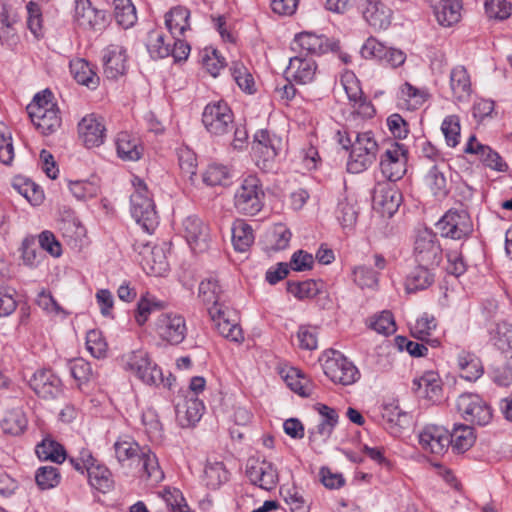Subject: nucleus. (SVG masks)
<instances>
[{
    "mask_svg": "<svg viewBox=\"0 0 512 512\" xmlns=\"http://www.w3.org/2000/svg\"><path fill=\"white\" fill-rule=\"evenodd\" d=\"M70 71L74 79L81 85L95 89L99 85V76L92 66L84 59H77L70 63Z\"/></svg>",
    "mask_w": 512,
    "mask_h": 512,
    "instance_id": "58836bf2",
    "label": "nucleus"
},
{
    "mask_svg": "<svg viewBox=\"0 0 512 512\" xmlns=\"http://www.w3.org/2000/svg\"><path fill=\"white\" fill-rule=\"evenodd\" d=\"M27 418L24 412L19 409L8 411L0 422V426L5 434L13 436L20 435L27 427Z\"/></svg>",
    "mask_w": 512,
    "mask_h": 512,
    "instance_id": "37998d69",
    "label": "nucleus"
},
{
    "mask_svg": "<svg viewBox=\"0 0 512 512\" xmlns=\"http://www.w3.org/2000/svg\"><path fill=\"white\" fill-rule=\"evenodd\" d=\"M232 243L236 251L245 252L254 242L252 227L243 220H236L231 228Z\"/></svg>",
    "mask_w": 512,
    "mask_h": 512,
    "instance_id": "a19ab883",
    "label": "nucleus"
},
{
    "mask_svg": "<svg viewBox=\"0 0 512 512\" xmlns=\"http://www.w3.org/2000/svg\"><path fill=\"white\" fill-rule=\"evenodd\" d=\"M230 179V171L222 164H210L203 173V182L209 186L226 185Z\"/></svg>",
    "mask_w": 512,
    "mask_h": 512,
    "instance_id": "3c124183",
    "label": "nucleus"
},
{
    "mask_svg": "<svg viewBox=\"0 0 512 512\" xmlns=\"http://www.w3.org/2000/svg\"><path fill=\"white\" fill-rule=\"evenodd\" d=\"M105 125L102 117L89 114L78 123V133L87 148L99 147L105 140Z\"/></svg>",
    "mask_w": 512,
    "mask_h": 512,
    "instance_id": "6ab92c4d",
    "label": "nucleus"
},
{
    "mask_svg": "<svg viewBox=\"0 0 512 512\" xmlns=\"http://www.w3.org/2000/svg\"><path fill=\"white\" fill-rule=\"evenodd\" d=\"M291 50L307 57L308 55H323L327 52H337L339 41L324 35L302 32L295 36L291 43Z\"/></svg>",
    "mask_w": 512,
    "mask_h": 512,
    "instance_id": "9b49d317",
    "label": "nucleus"
},
{
    "mask_svg": "<svg viewBox=\"0 0 512 512\" xmlns=\"http://www.w3.org/2000/svg\"><path fill=\"white\" fill-rule=\"evenodd\" d=\"M140 254L144 255L145 263L150 269V273L161 276L168 270V262L163 247L144 246V249L140 251Z\"/></svg>",
    "mask_w": 512,
    "mask_h": 512,
    "instance_id": "ea45409f",
    "label": "nucleus"
},
{
    "mask_svg": "<svg viewBox=\"0 0 512 512\" xmlns=\"http://www.w3.org/2000/svg\"><path fill=\"white\" fill-rule=\"evenodd\" d=\"M154 329L160 339L171 345L182 343L187 334L185 318L175 313L160 314L155 321Z\"/></svg>",
    "mask_w": 512,
    "mask_h": 512,
    "instance_id": "ddd939ff",
    "label": "nucleus"
},
{
    "mask_svg": "<svg viewBox=\"0 0 512 512\" xmlns=\"http://www.w3.org/2000/svg\"><path fill=\"white\" fill-rule=\"evenodd\" d=\"M170 43L165 42L164 35L156 30L148 35L147 50L153 59H162L169 56Z\"/></svg>",
    "mask_w": 512,
    "mask_h": 512,
    "instance_id": "8fccbe9b",
    "label": "nucleus"
},
{
    "mask_svg": "<svg viewBox=\"0 0 512 512\" xmlns=\"http://www.w3.org/2000/svg\"><path fill=\"white\" fill-rule=\"evenodd\" d=\"M74 22L83 30L99 31L105 27V13L94 8L90 0H76Z\"/></svg>",
    "mask_w": 512,
    "mask_h": 512,
    "instance_id": "a211bd4d",
    "label": "nucleus"
},
{
    "mask_svg": "<svg viewBox=\"0 0 512 512\" xmlns=\"http://www.w3.org/2000/svg\"><path fill=\"white\" fill-rule=\"evenodd\" d=\"M87 350L95 357L102 358L107 351V344L98 330H90L86 336Z\"/></svg>",
    "mask_w": 512,
    "mask_h": 512,
    "instance_id": "774afa93",
    "label": "nucleus"
},
{
    "mask_svg": "<svg viewBox=\"0 0 512 512\" xmlns=\"http://www.w3.org/2000/svg\"><path fill=\"white\" fill-rule=\"evenodd\" d=\"M370 328L379 334L390 335L396 331L393 314L390 311H382L370 323Z\"/></svg>",
    "mask_w": 512,
    "mask_h": 512,
    "instance_id": "69168bd1",
    "label": "nucleus"
},
{
    "mask_svg": "<svg viewBox=\"0 0 512 512\" xmlns=\"http://www.w3.org/2000/svg\"><path fill=\"white\" fill-rule=\"evenodd\" d=\"M441 130L448 146L455 147L459 143L460 122L458 116H447L442 122Z\"/></svg>",
    "mask_w": 512,
    "mask_h": 512,
    "instance_id": "052dcab7",
    "label": "nucleus"
},
{
    "mask_svg": "<svg viewBox=\"0 0 512 512\" xmlns=\"http://www.w3.org/2000/svg\"><path fill=\"white\" fill-rule=\"evenodd\" d=\"M141 421L150 439L158 440L162 438V424L159 420L157 412L154 409L148 408L145 411H143Z\"/></svg>",
    "mask_w": 512,
    "mask_h": 512,
    "instance_id": "603ef678",
    "label": "nucleus"
},
{
    "mask_svg": "<svg viewBox=\"0 0 512 512\" xmlns=\"http://www.w3.org/2000/svg\"><path fill=\"white\" fill-rule=\"evenodd\" d=\"M91 486L105 492L113 487V480L109 469L97 462L86 469Z\"/></svg>",
    "mask_w": 512,
    "mask_h": 512,
    "instance_id": "a18cd8bd",
    "label": "nucleus"
},
{
    "mask_svg": "<svg viewBox=\"0 0 512 512\" xmlns=\"http://www.w3.org/2000/svg\"><path fill=\"white\" fill-rule=\"evenodd\" d=\"M114 15L117 23L125 29L137 21L136 8L131 0H114Z\"/></svg>",
    "mask_w": 512,
    "mask_h": 512,
    "instance_id": "49530a36",
    "label": "nucleus"
},
{
    "mask_svg": "<svg viewBox=\"0 0 512 512\" xmlns=\"http://www.w3.org/2000/svg\"><path fill=\"white\" fill-rule=\"evenodd\" d=\"M165 303L163 301L158 300L155 296L146 293L142 295L137 303V308L135 310L134 318L138 325H144L150 314L154 311H160L164 309Z\"/></svg>",
    "mask_w": 512,
    "mask_h": 512,
    "instance_id": "79ce46f5",
    "label": "nucleus"
},
{
    "mask_svg": "<svg viewBox=\"0 0 512 512\" xmlns=\"http://www.w3.org/2000/svg\"><path fill=\"white\" fill-rule=\"evenodd\" d=\"M457 409L464 420L485 426L492 419L491 406L478 394L463 393L457 399Z\"/></svg>",
    "mask_w": 512,
    "mask_h": 512,
    "instance_id": "9d476101",
    "label": "nucleus"
},
{
    "mask_svg": "<svg viewBox=\"0 0 512 512\" xmlns=\"http://www.w3.org/2000/svg\"><path fill=\"white\" fill-rule=\"evenodd\" d=\"M411 389L417 397L434 400L441 392L440 378L434 371H426L413 379Z\"/></svg>",
    "mask_w": 512,
    "mask_h": 512,
    "instance_id": "cd10ccee",
    "label": "nucleus"
},
{
    "mask_svg": "<svg viewBox=\"0 0 512 512\" xmlns=\"http://www.w3.org/2000/svg\"><path fill=\"white\" fill-rule=\"evenodd\" d=\"M434 15L441 26L450 27L461 18L462 1L430 0Z\"/></svg>",
    "mask_w": 512,
    "mask_h": 512,
    "instance_id": "a878e982",
    "label": "nucleus"
},
{
    "mask_svg": "<svg viewBox=\"0 0 512 512\" xmlns=\"http://www.w3.org/2000/svg\"><path fill=\"white\" fill-rule=\"evenodd\" d=\"M189 19V9L184 6H176L165 15V24L173 37L184 36L185 32L190 30Z\"/></svg>",
    "mask_w": 512,
    "mask_h": 512,
    "instance_id": "f704fd0d",
    "label": "nucleus"
},
{
    "mask_svg": "<svg viewBox=\"0 0 512 512\" xmlns=\"http://www.w3.org/2000/svg\"><path fill=\"white\" fill-rule=\"evenodd\" d=\"M209 314L214 321H217V330L226 339L241 343L244 340L241 327L237 323H231L222 309H209Z\"/></svg>",
    "mask_w": 512,
    "mask_h": 512,
    "instance_id": "c9c22d12",
    "label": "nucleus"
},
{
    "mask_svg": "<svg viewBox=\"0 0 512 512\" xmlns=\"http://www.w3.org/2000/svg\"><path fill=\"white\" fill-rule=\"evenodd\" d=\"M446 169L447 164L444 160H441L439 163L432 164L423 178L424 186L437 199H443L449 193V182L445 175Z\"/></svg>",
    "mask_w": 512,
    "mask_h": 512,
    "instance_id": "5701e85b",
    "label": "nucleus"
},
{
    "mask_svg": "<svg viewBox=\"0 0 512 512\" xmlns=\"http://www.w3.org/2000/svg\"><path fill=\"white\" fill-rule=\"evenodd\" d=\"M280 140L274 135L272 136L268 130L261 129L254 135L252 149L254 154L262 158L263 169L269 168V163L277 156Z\"/></svg>",
    "mask_w": 512,
    "mask_h": 512,
    "instance_id": "b1692460",
    "label": "nucleus"
},
{
    "mask_svg": "<svg viewBox=\"0 0 512 512\" xmlns=\"http://www.w3.org/2000/svg\"><path fill=\"white\" fill-rule=\"evenodd\" d=\"M113 447L115 456L122 466L127 465L137 468L143 472L147 479L153 482H159L163 479L164 474L159 466L158 459L149 447H141L128 436L120 437Z\"/></svg>",
    "mask_w": 512,
    "mask_h": 512,
    "instance_id": "f257e3e1",
    "label": "nucleus"
},
{
    "mask_svg": "<svg viewBox=\"0 0 512 512\" xmlns=\"http://www.w3.org/2000/svg\"><path fill=\"white\" fill-rule=\"evenodd\" d=\"M126 365L136 376L148 385L164 383L161 369L150 360L144 351H133L127 357Z\"/></svg>",
    "mask_w": 512,
    "mask_h": 512,
    "instance_id": "2eb2a0df",
    "label": "nucleus"
},
{
    "mask_svg": "<svg viewBox=\"0 0 512 512\" xmlns=\"http://www.w3.org/2000/svg\"><path fill=\"white\" fill-rule=\"evenodd\" d=\"M316 410L321 419L314 428L309 430L308 439L312 450L320 454L338 423L339 415L336 409L325 404H317Z\"/></svg>",
    "mask_w": 512,
    "mask_h": 512,
    "instance_id": "1a4fd4ad",
    "label": "nucleus"
},
{
    "mask_svg": "<svg viewBox=\"0 0 512 512\" xmlns=\"http://www.w3.org/2000/svg\"><path fill=\"white\" fill-rule=\"evenodd\" d=\"M357 216L358 209L354 199L346 197L338 202L336 217L344 228L352 227L356 223Z\"/></svg>",
    "mask_w": 512,
    "mask_h": 512,
    "instance_id": "09e8293b",
    "label": "nucleus"
},
{
    "mask_svg": "<svg viewBox=\"0 0 512 512\" xmlns=\"http://www.w3.org/2000/svg\"><path fill=\"white\" fill-rule=\"evenodd\" d=\"M104 74L108 79H117L127 70L126 51L118 45H110L103 51Z\"/></svg>",
    "mask_w": 512,
    "mask_h": 512,
    "instance_id": "393cba45",
    "label": "nucleus"
},
{
    "mask_svg": "<svg viewBox=\"0 0 512 512\" xmlns=\"http://www.w3.org/2000/svg\"><path fill=\"white\" fill-rule=\"evenodd\" d=\"M132 183L135 191L130 196L131 215L146 232L152 233L158 225L154 201L141 178L134 177Z\"/></svg>",
    "mask_w": 512,
    "mask_h": 512,
    "instance_id": "f03ea898",
    "label": "nucleus"
},
{
    "mask_svg": "<svg viewBox=\"0 0 512 512\" xmlns=\"http://www.w3.org/2000/svg\"><path fill=\"white\" fill-rule=\"evenodd\" d=\"M118 156L124 161H137L143 154V147L137 137L123 131L116 138Z\"/></svg>",
    "mask_w": 512,
    "mask_h": 512,
    "instance_id": "2f4dec72",
    "label": "nucleus"
},
{
    "mask_svg": "<svg viewBox=\"0 0 512 512\" xmlns=\"http://www.w3.org/2000/svg\"><path fill=\"white\" fill-rule=\"evenodd\" d=\"M35 480L40 489L46 490L59 484L60 474L56 467L43 466L36 471Z\"/></svg>",
    "mask_w": 512,
    "mask_h": 512,
    "instance_id": "5fc2aeb1",
    "label": "nucleus"
},
{
    "mask_svg": "<svg viewBox=\"0 0 512 512\" xmlns=\"http://www.w3.org/2000/svg\"><path fill=\"white\" fill-rule=\"evenodd\" d=\"M448 440L455 453H464L475 442L473 428L465 424L455 425L453 431L449 432Z\"/></svg>",
    "mask_w": 512,
    "mask_h": 512,
    "instance_id": "e433bc0d",
    "label": "nucleus"
},
{
    "mask_svg": "<svg viewBox=\"0 0 512 512\" xmlns=\"http://www.w3.org/2000/svg\"><path fill=\"white\" fill-rule=\"evenodd\" d=\"M287 291L299 299L313 297L318 292L317 283L314 280L303 282L288 281Z\"/></svg>",
    "mask_w": 512,
    "mask_h": 512,
    "instance_id": "e2e57ef3",
    "label": "nucleus"
},
{
    "mask_svg": "<svg viewBox=\"0 0 512 512\" xmlns=\"http://www.w3.org/2000/svg\"><path fill=\"white\" fill-rule=\"evenodd\" d=\"M492 341L506 358H512V324L498 323L492 334Z\"/></svg>",
    "mask_w": 512,
    "mask_h": 512,
    "instance_id": "c03bdc74",
    "label": "nucleus"
},
{
    "mask_svg": "<svg viewBox=\"0 0 512 512\" xmlns=\"http://www.w3.org/2000/svg\"><path fill=\"white\" fill-rule=\"evenodd\" d=\"M184 237L194 252H203L208 248V227L197 216H188L183 221Z\"/></svg>",
    "mask_w": 512,
    "mask_h": 512,
    "instance_id": "4be33fe9",
    "label": "nucleus"
},
{
    "mask_svg": "<svg viewBox=\"0 0 512 512\" xmlns=\"http://www.w3.org/2000/svg\"><path fill=\"white\" fill-rule=\"evenodd\" d=\"M246 476L251 484L270 491L279 482V473L275 465L265 459H249L246 464Z\"/></svg>",
    "mask_w": 512,
    "mask_h": 512,
    "instance_id": "4468645a",
    "label": "nucleus"
},
{
    "mask_svg": "<svg viewBox=\"0 0 512 512\" xmlns=\"http://www.w3.org/2000/svg\"><path fill=\"white\" fill-rule=\"evenodd\" d=\"M68 187L70 192L77 200H85L92 198L98 194V186L89 181L77 180L69 181Z\"/></svg>",
    "mask_w": 512,
    "mask_h": 512,
    "instance_id": "0e129e2a",
    "label": "nucleus"
},
{
    "mask_svg": "<svg viewBox=\"0 0 512 512\" xmlns=\"http://www.w3.org/2000/svg\"><path fill=\"white\" fill-rule=\"evenodd\" d=\"M202 123L211 136L223 137L233 130L234 115L225 101H214L205 106Z\"/></svg>",
    "mask_w": 512,
    "mask_h": 512,
    "instance_id": "20e7f679",
    "label": "nucleus"
},
{
    "mask_svg": "<svg viewBox=\"0 0 512 512\" xmlns=\"http://www.w3.org/2000/svg\"><path fill=\"white\" fill-rule=\"evenodd\" d=\"M13 159L14 147L11 133L3 123H0V162L10 165Z\"/></svg>",
    "mask_w": 512,
    "mask_h": 512,
    "instance_id": "680f3d73",
    "label": "nucleus"
},
{
    "mask_svg": "<svg viewBox=\"0 0 512 512\" xmlns=\"http://www.w3.org/2000/svg\"><path fill=\"white\" fill-rule=\"evenodd\" d=\"M457 363L461 377L467 381L474 382L484 373L482 362L474 353L461 351L457 356Z\"/></svg>",
    "mask_w": 512,
    "mask_h": 512,
    "instance_id": "72a5a7b5",
    "label": "nucleus"
},
{
    "mask_svg": "<svg viewBox=\"0 0 512 512\" xmlns=\"http://www.w3.org/2000/svg\"><path fill=\"white\" fill-rule=\"evenodd\" d=\"M450 88L456 101L465 102L469 100L472 87L470 76L465 67L457 66L451 70Z\"/></svg>",
    "mask_w": 512,
    "mask_h": 512,
    "instance_id": "7c9ffc66",
    "label": "nucleus"
},
{
    "mask_svg": "<svg viewBox=\"0 0 512 512\" xmlns=\"http://www.w3.org/2000/svg\"><path fill=\"white\" fill-rule=\"evenodd\" d=\"M27 112L36 129L43 135L53 134L61 126L58 107L43 109L36 105H28Z\"/></svg>",
    "mask_w": 512,
    "mask_h": 512,
    "instance_id": "412c9836",
    "label": "nucleus"
},
{
    "mask_svg": "<svg viewBox=\"0 0 512 512\" xmlns=\"http://www.w3.org/2000/svg\"><path fill=\"white\" fill-rule=\"evenodd\" d=\"M378 144L372 132L355 133L347 170L351 173H360L366 170L375 160Z\"/></svg>",
    "mask_w": 512,
    "mask_h": 512,
    "instance_id": "39448f33",
    "label": "nucleus"
},
{
    "mask_svg": "<svg viewBox=\"0 0 512 512\" xmlns=\"http://www.w3.org/2000/svg\"><path fill=\"white\" fill-rule=\"evenodd\" d=\"M373 199L374 203L381 207L382 213L391 217L397 212L402 202V194L394 184L390 183L377 190Z\"/></svg>",
    "mask_w": 512,
    "mask_h": 512,
    "instance_id": "c756f323",
    "label": "nucleus"
},
{
    "mask_svg": "<svg viewBox=\"0 0 512 512\" xmlns=\"http://www.w3.org/2000/svg\"><path fill=\"white\" fill-rule=\"evenodd\" d=\"M408 149L404 144L393 142L381 155L380 169L390 182L400 180L406 173Z\"/></svg>",
    "mask_w": 512,
    "mask_h": 512,
    "instance_id": "f8f14e48",
    "label": "nucleus"
},
{
    "mask_svg": "<svg viewBox=\"0 0 512 512\" xmlns=\"http://www.w3.org/2000/svg\"><path fill=\"white\" fill-rule=\"evenodd\" d=\"M286 382L290 389L300 396L309 397L313 393V386L297 369L291 370V374L286 376Z\"/></svg>",
    "mask_w": 512,
    "mask_h": 512,
    "instance_id": "4d7b16f0",
    "label": "nucleus"
},
{
    "mask_svg": "<svg viewBox=\"0 0 512 512\" xmlns=\"http://www.w3.org/2000/svg\"><path fill=\"white\" fill-rule=\"evenodd\" d=\"M441 236L454 240L468 238L473 232V223L467 211L448 210L436 223Z\"/></svg>",
    "mask_w": 512,
    "mask_h": 512,
    "instance_id": "6e6552de",
    "label": "nucleus"
},
{
    "mask_svg": "<svg viewBox=\"0 0 512 512\" xmlns=\"http://www.w3.org/2000/svg\"><path fill=\"white\" fill-rule=\"evenodd\" d=\"M230 70L235 82L240 89L248 93L254 92L253 76L242 63H233Z\"/></svg>",
    "mask_w": 512,
    "mask_h": 512,
    "instance_id": "13d9d810",
    "label": "nucleus"
},
{
    "mask_svg": "<svg viewBox=\"0 0 512 512\" xmlns=\"http://www.w3.org/2000/svg\"><path fill=\"white\" fill-rule=\"evenodd\" d=\"M264 192L255 175L245 177L234 195V207L238 213L254 216L263 207Z\"/></svg>",
    "mask_w": 512,
    "mask_h": 512,
    "instance_id": "7ed1b4c3",
    "label": "nucleus"
},
{
    "mask_svg": "<svg viewBox=\"0 0 512 512\" xmlns=\"http://www.w3.org/2000/svg\"><path fill=\"white\" fill-rule=\"evenodd\" d=\"M449 431L437 425H427L418 434L419 445L426 453L441 456L450 447Z\"/></svg>",
    "mask_w": 512,
    "mask_h": 512,
    "instance_id": "dca6fc26",
    "label": "nucleus"
},
{
    "mask_svg": "<svg viewBox=\"0 0 512 512\" xmlns=\"http://www.w3.org/2000/svg\"><path fill=\"white\" fill-rule=\"evenodd\" d=\"M13 187L34 206L41 204L44 199L43 191L31 180L15 181Z\"/></svg>",
    "mask_w": 512,
    "mask_h": 512,
    "instance_id": "6e6d98bb",
    "label": "nucleus"
},
{
    "mask_svg": "<svg viewBox=\"0 0 512 512\" xmlns=\"http://www.w3.org/2000/svg\"><path fill=\"white\" fill-rule=\"evenodd\" d=\"M414 258L419 265L436 268L442 261V248L437 235L430 229L417 233L414 243Z\"/></svg>",
    "mask_w": 512,
    "mask_h": 512,
    "instance_id": "0eeeda50",
    "label": "nucleus"
},
{
    "mask_svg": "<svg viewBox=\"0 0 512 512\" xmlns=\"http://www.w3.org/2000/svg\"><path fill=\"white\" fill-rule=\"evenodd\" d=\"M69 369L72 377L79 383L88 382L93 374L91 364L83 358L70 361Z\"/></svg>",
    "mask_w": 512,
    "mask_h": 512,
    "instance_id": "338daca9",
    "label": "nucleus"
},
{
    "mask_svg": "<svg viewBox=\"0 0 512 512\" xmlns=\"http://www.w3.org/2000/svg\"><path fill=\"white\" fill-rule=\"evenodd\" d=\"M29 386L43 399H56L63 392L60 378L50 369L37 370L29 380Z\"/></svg>",
    "mask_w": 512,
    "mask_h": 512,
    "instance_id": "f3484780",
    "label": "nucleus"
},
{
    "mask_svg": "<svg viewBox=\"0 0 512 512\" xmlns=\"http://www.w3.org/2000/svg\"><path fill=\"white\" fill-rule=\"evenodd\" d=\"M322 367L325 375L336 384L351 385L360 377L356 366L343 354L335 350H331L326 354Z\"/></svg>",
    "mask_w": 512,
    "mask_h": 512,
    "instance_id": "423d86ee",
    "label": "nucleus"
},
{
    "mask_svg": "<svg viewBox=\"0 0 512 512\" xmlns=\"http://www.w3.org/2000/svg\"><path fill=\"white\" fill-rule=\"evenodd\" d=\"M363 17L374 29H387L391 23L392 11L379 0H364Z\"/></svg>",
    "mask_w": 512,
    "mask_h": 512,
    "instance_id": "bb28decb",
    "label": "nucleus"
},
{
    "mask_svg": "<svg viewBox=\"0 0 512 512\" xmlns=\"http://www.w3.org/2000/svg\"><path fill=\"white\" fill-rule=\"evenodd\" d=\"M36 454L40 459L51 460L61 463L66 458V452L61 444L52 440L44 439L36 446Z\"/></svg>",
    "mask_w": 512,
    "mask_h": 512,
    "instance_id": "de8ad7c7",
    "label": "nucleus"
},
{
    "mask_svg": "<svg viewBox=\"0 0 512 512\" xmlns=\"http://www.w3.org/2000/svg\"><path fill=\"white\" fill-rule=\"evenodd\" d=\"M280 493L292 512H304L307 499L305 498L304 491L301 488L297 486L281 488Z\"/></svg>",
    "mask_w": 512,
    "mask_h": 512,
    "instance_id": "864d4df0",
    "label": "nucleus"
},
{
    "mask_svg": "<svg viewBox=\"0 0 512 512\" xmlns=\"http://www.w3.org/2000/svg\"><path fill=\"white\" fill-rule=\"evenodd\" d=\"M434 270L435 268L417 264L406 278V291L415 293L430 287L434 282Z\"/></svg>",
    "mask_w": 512,
    "mask_h": 512,
    "instance_id": "473e14b6",
    "label": "nucleus"
},
{
    "mask_svg": "<svg viewBox=\"0 0 512 512\" xmlns=\"http://www.w3.org/2000/svg\"><path fill=\"white\" fill-rule=\"evenodd\" d=\"M512 4L508 0H486L485 13L491 19L504 20L511 15Z\"/></svg>",
    "mask_w": 512,
    "mask_h": 512,
    "instance_id": "bf43d9fd",
    "label": "nucleus"
},
{
    "mask_svg": "<svg viewBox=\"0 0 512 512\" xmlns=\"http://www.w3.org/2000/svg\"><path fill=\"white\" fill-rule=\"evenodd\" d=\"M204 404L196 397L186 398L185 401L178 403L175 407L176 417L182 427L195 425L202 417Z\"/></svg>",
    "mask_w": 512,
    "mask_h": 512,
    "instance_id": "c85d7f7f",
    "label": "nucleus"
},
{
    "mask_svg": "<svg viewBox=\"0 0 512 512\" xmlns=\"http://www.w3.org/2000/svg\"><path fill=\"white\" fill-rule=\"evenodd\" d=\"M316 70L317 64L311 57L297 53L289 59L285 70L286 80H292L297 84H307L314 79Z\"/></svg>",
    "mask_w": 512,
    "mask_h": 512,
    "instance_id": "aec40b11",
    "label": "nucleus"
},
{
    "mask_svg": "<svg viewBox=\"0 0 512 512\" xmlns=\"http://www.w3.org/2000/svg\"><path fill=\"white\" fill-rule=\"evenodd\" d=\"M222 286L215 275H210L203 279L198 288V297L206 305L212 304L210 309H221L218 307L220 296L222 294Z\"/></svg>",
    "mask_w": 512,
    "mask_h": 512,
    "instance_id": "4c0bfd02",
    "label": "nucleus"
}]
</instances>
